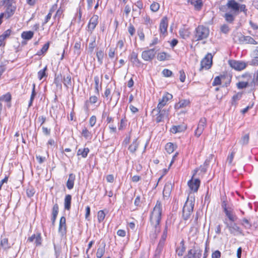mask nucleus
Instances as JSON below:
<instances>
[{
    "mask_svg": "<svg viewBox=\"0 0 258 258\" xmlns=\"http://www.w3.org/2000/svg\"><path fill=\"white\" fill-rule=\"evenodd\" d=\"M162 213V204L161 201L158 200L150 216V221L151 225L155 228V232L160 231L159 225L161 220Z\"/></svg>",
    "mask_w": 258,
    "mask_h": 258,
    "instance_id": "nucleus-1",
    "label": "nucleus"
},
{
    "mask_svg": "<svg viewBox=\"0 0 258 258\" xmlns=\"http://www.w3.org/2000/svg\"><path fill=\"white\" fill-rule=\"evenodd\" d=\"M209 29L203 25H199L195 30V38L196 41L205 39L209 35Z\"/></svg>",
    "mask_w": 258,
    "mask_h": 258,
    "instance_id": "nucleus-2",
    "label": "nucleus"
},
{
    "mask_svg": "<svg viewBox=\"0 0 258 258\" xmlns=\"http://www.w3.org/2000/svg\"><path fill=\"white\" fill-rule=\"evenodd\" d=\"M194 202L187 198L182 209V218L184 220H187L193 211Z\"/></svg>",
    "mask_w": 258,
    "mask_h": 258,
    "instance_id": "nucleus-3",
    "label": "nucleus"
},
{
    "mask_svg": "<svg viewBox=\"0 0 258 258\" xmlns=\"http://www.w3.org/2000/svg\"><path fill=\"white\" fill-rule=\"evenodd\" d=\"M152 113L153 114L155 113V115H156V121L159 123L162 121L165 117L168 116V111L162 108L158 109V107H157L153 109Z\"/></svg>",
    "mask_w": 258,
    "mask_h": 258,
    "instance_id": "nucleus-4",
    "label": "nucleus"
},
{
    "mask_svg": "<svg viewBox=\"0 0 258 258\" xmlns=\"http://www.w3.org/2000/svg\"><path fill=\"white\" fill-rule=\"evenodd\" d=\"M235 37L237 38V40L240 44H257V42L251 37L249 36H244L240 33H237Z\"/></svg>",
    "mask_w": 258,
    "mask_h": 258,
    "instance_id": "nucleus-5",
    "label": "nucleus"
},
{
    "mask_svg": "<svg viewBox=\"0 0 258 258\" xmlns=\"http://www.w3.org/2000/svg\"><path fill=\"white\" fill-rule=\"evenodd\" d=\"M213 56L211 53H208L201 61V68L200 71L203 69H209L212 64Z\"/></svg>",
    "mask_w": 258,
    "mask_h": 258,
    "instance_id": "nucleus-6",
    "label": "nucleus"
},
{
    "mask_svg": "<svg viewBox=\"0 0 258 258\" xmlns=\"http://www.w3.org/2000/svg\"><path fill=\"white\" fill-rule=\"evenodd\" d=\"M229 64L232 68L237 71H241L247 66V64L245 62L235 60H229Z\"/></svg>",
    "mask_w": 258,
    "mask_h": 258,
    "instance_id": "nucleus-7",
    "label": "nucleus"
},
{
    "mask_svg": "<svg viewBox=\"0 0 258 258\" xmlns=\"http://www.w3.org/2000/svg\"><path fill=\"white\" fill-rule=\"evenodd\" d=\"M207 125V119L205 117H202L200 119L197 129L195 132V135L198 138L203 133Z\"/></svg>",
    "mask_w": 258,
    "mask_h": 258,
    "instance_id": "nucleus-8",
    "label": "nucleus"
},
{
    "mask_svg": "<svg viewBox=\"0 0 258 258\" xmlns=\"http://www.w3.org/2000/svg\"><path fill=\"white\" fill-rule=\"evenodd\" d=\"M156 53L154 48L144 50L142 53V57L145 61H151L155 56Z\"/></svg>",
    "mask_w": 258,
    "mask_h": 258,
    "instance_id": "nucleus-9",
    "label": "nucleus"
},
{
    "mask_svg": "<svg viewBox=\"0 0 258 258\" xmlns=\"http://www.w3.org/2000/svg\"><path fill=\"white\" fill-rule=\"evenodd\" d=\"M225 224L231 234L234 235H243L242 230L236 223L229 224L226 222Z\"/></svg>",
    "mask_w": 258,
    "mask_h": 258,
    "instance_id": "nucleus-10",
    "label": "nucleus"
},
{
    "mask_svg": "<svg viewBox=\"0 0 258 258\" xmlns=\"http://www.w3.org/2000/svg\"><path fill=\"white\" fill-rule=\"evenodd\" d=\"M98 16L96 15H94L90 19L89 23L88 24V31L92 34L93 30L98 23Z\"/></svg>",
    "mask_w": 258,
    "mask_h": 258,
    "instance_id": "nucleus-11",
    "label": "nucleus"
},
{
    "mask_svg": "<svg viewBox=\"0 0 258 258\" xmlns=\"http://www.w3.org/2000/svg\"><path fill=\"white\" fill-rule=\"evenodd\" d=\"M202 252V250L201 249L192 248L188 250L183 258H201Z\"/></svg>",
    "mask_w": 258,
    "mask_h": 258,
    "instance_id": "nucleus-12",
    "label": "nucleus"
},
{
    "mask_svg": "<svg viewBox=\"0 0 258 258\" xmlns=\"http://www.w3.org/2000/svg\"><path fill=\"white\" fill-rule=\"evenodd\" d=\"M172 95L167 93L165 95H164L162 99L159 100V103L157 105L158 109L160 108H163L164 106H165L167 102L171 100L172 98Z\"/></svg>",
    "mask_w": 258,
    "mask_h": 258,
    "instance_id": "nucleus-13",
    "label": "nucleus"
},
{
    "mask_svg": "<svg viewBox=\"0 0 258 258\" xmlns=\"http://www.w3.org/2000/svg\"><path fill=\"white\" fill-rule=\"evenodd\" d=\"M227 6L228 9H231L234 14L235 15L238 14L239 4L235 0H228L227 3Z\"/></svg>",
    "mask_w": 258,
    "mask_h": 258,
    "instance_id": "nucleus-14",
    "label": "nucleus"
},
{
    "mask_svg": "<svg viewBox=\"0 0 258 258\" xmlns=\"http://www.w3.org/2000/svg\"><path fill=\"white\" fill-rule=\"evenodd\" d=\"M58 231L61 233L62 236H63L66 234V219L64 216H62L60 218L59 224Z\"/></svg>",
    "mask_w": 258,
    "mask_h": 258,
    "instance_id": "nucleus-15",
    "label": "nucleus"
},
{
    "mask_svg": "<svg viewBox=\"0 0 258 258\" xmlns=\"http://www.w3.org/2000/svg\"><path fill=\"white\" fill-rule=\"evenodd\" d=\"M130 59L133 66L140 67L142 64L141 61L139 59L138 53L135 51H133L130 56Z\"/></svg>",
    "mask_w": 258,
    "mask_h": 258,
    "instance_id": "nucleus-16",
    "label": "nucleus"
},
{
    "mask_svg": "<svg viewBox=\"0 0 258 258\" xmlns=\"http://www.w3.org/2000/svg\"><path fill=\"white\" fill-rule=\"evenodd\" d=\"M168 27V19L167 17H163L160 23V33L163 35L167 34V29Z\"/></svg>",
    "mask_w": 258,
    "mask_h": 258,
    "instance_id": "nucleus-17",
    "label": "nucleus"
},
{
    "mask_svg": "<svg viewBox=\"0 0 258 258\" xmlns=\"http://www.w3.org/2000/svg\"><path fill=\"white\" fill-rule=\"evenodd\" d=\"M172 189V184L171 182H167L166 183L163 191V196L164 198H168L171 192Z\"/></svg>",
    "mask_w": 258,
    "mask_h": 258,
    "instance_id": "nucleus-18",
    "label": "nucleus"
},
{
    "mask_svg": "<svg viewBox=\"0 0 258 258\" xmlns=\"http://www.w3.org/2000/svg\"><path fill=\"white\" fill-rule=\"evenodd\" d=\"M188 185L191 190L194 192H196L198 191L200 186V180L199 179H196L194 181L190 180L188 182Z\"/></svg>",
    "mask_w": 258,
    "mask_h": 258,
    "instance_id": "nucleus-19",
    "label": "nucleus"
},
{
    "mask_svg": "<svg viewBox=\"0 0 258 258\" xmlns=\"http://www.w3.org/2000/svg\"><path fill=\"white\" fill-rule=\"evenodd\" d=\"M7 8L6 11L4 13L5 18L6 19H9L11 17H12L16 10V7L14 6H12V5H7Z\"/></svg>",
    "mask_w": 258,
    "mask_h": 258,
    "instance_id": "nucleus-20",
    "label": "nucleus"
},
{
    "mask_svg": "<svg viewBox=\"0 0 258 258\" xmlns=\"http://www.w3.org/2000/svg\"><path fill=\"white\" fill-rule=\"evenodd\" d=\"M188 3L192 5L197 11L201 10L203 5L202 0H188Z\"/></svg>",
    "mask_w": 258,
    "mask_h": 258,
    "instance_id": "nucleus-21",
    "label": "nucleus"
},
{
    "mask_svg": "<svg viewBox=\"0 0 258 258\" xmlns=\"http://www.w3.org/2000/svg\"><path fill=\"white\" fill-rule=\"evenodd\" d=\"M75 180V175L73 173L70 174L67 182V187L69 189H72L74 187Z\"/></svg>",
    "mask_w": 258,
    "mask_h": 258,
    "instance_id": "nucleus-22",
    "label": "nucleus"
},
{
    "mask_svg": "<svg viewBox=\"0 0 258 258\" xmlns=\"http://www.w3.org/2000/svg\"><path fill=\"white\" fill-rule=\"evenodd\" d=\"M235 14L231 13H226L223 17L225 18V21L229 23H232L235 20Z\"/></svg>",
    "mask_w": 258,
    "mask_h": 258,
    "instance_id": "nucleus-23",
    "label": "nucleus"
},
{
    "mask_svg": "<svg viewBox=\"0 0 258 258\" xmlns=\"http://www.w3.org/2000/svg\"><path fill=\"white\" fill-rule=\"evenodd\" d=\"M179 34L182 38L185 39L189 37L190 32L188 29L182 28L179 30Z\"/></svg>",
    "mask_w": 258,
    "mask_h": 258,
    "instance_id": "nucleus-24",
    "label": "nucleus"
},
{
    "mask_svg": "<svg viewBox=\"0 0 258 258\" xmlns=\"http://www.w3.org/2000/svg\"><path fill=\"white\" fill-rule=\"evenodd\" d=\"M72 196L70 195H67L64 198V209L69 211L71 209Z\"/></svg>",
    "mask_w": 258,
    "mask_h": 258,
    "instance_id": "nucleus-25",
    "label": "nucleus"
},
{
    "mask_svg": "<svg viewBox=\"0 0 258 258\" xmlns=\"http://www.w3.org/2000/svg\"><path fill=\"white\" fill-rule=\"evenodd\" d=\"M139 145V142L138 141V139H136L134 140L131 145L128 147V150L132 153H134L137 151Z\"/></svg>",
    "mask_w": 258,
    "mask_h": 258,
    "instance_id": "nucleus-26",
    "label": "nucleus"
},
{
    "mask_svg": "<svg viewBox=\"0 0 258 258\" xmlns=\"http://www.w3.org/2000/svg\"><path fill=\"white\" fill-rule=\"evenodd\" d=\"M189 103L190 102L188 100H182L178 103L175 104L174 107L175 109H179L180 108L188 106Z\"/></svg>",
    "mask_w": 258,
    "mask_h": 258,
    "instance_id": "nucleus-27",
    "label": "nucleus"
},
{
    "mask_svg": "<svg viewBox=\"0 0 258 258\" xmlns=\"http://www.w3.org/2000/svg\"><path fill=\"white\" fill-rule=\"evenodd\" d=\"M12 100V96L10 93L8 92L7 94L3 95V96L0 97V101H5L8 104V106L9 107H11V103L10 102Z\"/></svg>",
    "mask_w": 258,
    "mask_h": 258,
    "instance_id": "nucleus-28",
    "label": "nucleus"
},
{
    "mask_svg": "<svg viewBox=\"0 0 258 258\" xmlns=\"http://www.w3.org/2000/svg\"><path fill=\"white\" fill-rule=\"evenodd\" d=\"M181 247H177L176 249V253L179 256H181L183 255L185 251V246L184 245V241L182 240L180 242Z\"/></svg>",
    "mask_w": 258,
    "mask_h": 258,
    "instance_id": "nucleus-29",
    "label": "nucleus"
},
{
    "mask_svg": "<svg viewBox=\"0 0 258 258\" xmlns=\"http://www.w3.org/2000/svg\"><path fill=\"white\" fill-rule=\"evenodd\" d=\"M170 57V55L165 52H160L157 54V58L159 61H165L168 60Z\"/></svg>",
    "mask_w": 258,
    "mask_h": 258,
    "instance_id": "nucleus-30",
    "label": "nucleus"
},
{
    "mask_svg": "<svg viewBox=\"0 0 258 258\" xmlns=\"http://www.w3.org/2000/svg\"><path fill=\"white\" fill-rule=\"evenodd\" d=\"M34 32L31 31H24L21 34V37L25 40H30L33 37Z\"/></svg>",
    "mask_w": 258,
    "mask_h": 258,
    "instance_id": "nucleus-31",
    "label": "nucleus"
},
{
    "mask_svg": "<svg viewBox=\"0 0 258 258\" xmlns=\"http://www.w3.org/2000/svg\"><path fill=\"white\" fill-rule=\"evenodd\" d=\"M164 246V244L162 243V242H159L155 252V256L156 257L159 258L163 250Z\"/></svg>",
    "mask_w": 258,
    "mask_h": 258,
    "instance_id": "nucleus-32",
    "label": "nucleus"
},
{
    "mask_svg": "<svg viewBox=\"0 0 258 258\" xmlns=\"http://www.w3.org/2000/svg\"><path fill=\"white\" fill-rule=\"evenodd\" d=\"M89 151L90 150L88 148L79 149L77 152V155H81L82 157L86 158L87 156Z\"/></svg>",
    "mask_w": 258,
    "mask_h": 258,
    "instance_id": "nucleus-33",
    "label": "nucleus"
},
{
    "mask_svg": "<svg viewBox=\"0 0 258 258\" xmlns=\"http://www.w3.org/2000/svg\"><path fill=\"white\" fill-rule=\"evenodd\" d=\"M1 245L5 250H8L11 247V245L8 241V239L7 238H4L1 239Z\"/></svg>",
    "mask_w": 258,
    "mask_h": 258,
    "instance_id": "nucleus-34",
    "label": "nucleus"
},
{
    "mask_svg": "<svg viewBox=\"0 0 258 258\" xmlns=\"http://www.w3.org/2000/svg\"><path fill=\"white\" fill-rule=\"evenodd\" d=\"M249 137L248 134H245L242 136L239 143L242 146L247 145L249 142Z\"/></svg>",
    "mask_w": 258,
    "mask_h": 258,
    "instance_id": "nucleus-35",
    "label": "nucleus"
},
{
    "mask_svg": "<svg viewBox=\"0 0 258 258\" xmlns=\"http://www.w3.org/2000/svg\"><path fill=\"white\" fill-rule=\"evenodd\" d=\"M224 212H225L226 216L231 221L234 222L236 220V216L235 215H233L231 211L227 209Z\"/></svg>",
    "mask_w": 258,
    "mask_h": 258,
    "instance_id": "nucleus-36",
    "label": "nucleus"
},
{
    "mask_svg": "<svg viewBox=\"0 0 258 258\" xmlns=\"http://www.w3.org/2000/svg\"><path fill=\"white\" fill-rule=\"evenodd\" d=\"M105 245L104 244L103 246L100 247L97 249L96 252V256L97 258H101L105 253Z\"/></svg>",
    "mask_w": 258,
    "mask_h": 258,
    "instance_id": "nucleus-37",
    "label": "nucleus"
},
{
    "mask_svg": "<svg viewBox=\"0 0 258 258\" xmlns=\"http://www.w3.org/2000/svg\"><path fill=\"white\" fill-rule=\"evenodd\" d=\"M82 135L86 139H91L92 138V134L86 127H84L82 130Z\"/></svg>",
    "mask_w": 258,
    "mask_h": 258,
    "instance_id": "nucleus-38",
    "label": "nucleus"
},
{
    "mask_svg": "<svg viewBox=\"0 0 258 258\" xmlns=\"http://www.w3.org/2000/svg\"><path fill=\"white\" fill-rule=\"evenodd\" d=\"M174 145L173 143H168L165 145V150L169 154L172 153L174 151Z\"/></svg>",
    "mask_w": 258,
    "mask_h": 258,
    "instance_id": "nucleus-39",
    "label": "nucleus"
},
{
    "mask_svg": "<svg viewBox=\"0 0 258 258\" xmlns=\"http://www.w3.org/2000/svg\"><path fill=\"white\" fill-rule=\"evenodd\" d=\"M241 224L246 229H250L251 227V224L249 220L246 218H243L241 220Z\"/></svg>",
    "mask_w": 258,
    "mask_h": 258,
    "instance_id": "nucleus-40",
    "label": "nucleus"
},
{
    "mask_svg": "<svg viewBox=\"0 0 258 258\" xmlns=\"http://www.w3.org/2000/svg\"><path fill=\"white\" fill-rule=\"evenodd\" d=\"M97 60L100 64H102L104 57V52L103 50H100L96 52Z\"/></svg>",
    "mask_w": 258,
    "mask_h": 258,
    "instance_id": "nucleus-41",
    "label": "nucleus"
},
{
    "mask_svg": "<svg viewBox=\"0 0 258 258\" xmlns=\"http://www.w3.org/2000/svg\"><path fill=\"white\" fill-rule=\"evenodd\" d=\"M98 101V97L96 96H90L89 98V100H87L85 102V105L86 106L87 108H88V103H90L91 104H94L96 103Z\"/></svg>",
    "mask_w": 258,
    "mask_h": 258,
    "instance_id": "nucleus-42",
    "label": "nucleus"
},
{
    "mask_svg": "<svg viewBox=\"0 0 258 258\" xmlns=\"http://www.w3.org/2000/svg\"><path fill=\"white\" fill-rule=\"evenodd\" d=\"M46 70L47 67L46 66L43 69L40 70L38 72V78L40 80H42L44 77L47 76L46 74Z\"/></svg>",
    "mask_w": 258,
    "mask_h": 258,
    "instance_id": "nucleus-43",
    "label": "nucleus"
},
{
    "mask_svg": "<svg viewBox=\"0 0 258 258\" xmlns=\"http://www.w3.org/2000/svg\"><path fill=\"white\" fill-rule=\"evenodd\" d=\"M49 42H48L47 43H46V44H45L43 45V46L42 47L41 49L37 52V54L38 55H40L42 54L45 53L47 51V50L49 48Z\"/></svg>",
    "mask_w": 258,
    "mask_h": 258,
    "instance_id": "nucleus-44",
    "label": "nucleus"
},
{
    "mask_svg": "<svg viewBox=\"0 0 258 258\" xmlns=\"http://www.w3.org/2000/svg\"><path fill=\"white\" fill-rule=\"evenodd\" d=\"M94 82H95V93L99 95V78L98 76H95L94 77Z\"/></svg>",
    "mask_w": 258,
    "mask_h": 258,
    "instance_id": "nucleus-45",
    "label": "nucleus"
},
{
    "mask_svg": "<svg viewBox=\"0 0 258 258\" xmlns=\"http://www.w3.org/2000/svg\"><path fill=\"white\" fill-rule=\"evenodd\" d=\"M63 83L65 86L67 88L69 87V85L71 84V77L70 75H67L66 77H64Z\"/></svg>",
    "mask_w": 258,
    "mask_h": 258,
    "instance_id": "nucleus-46",
    "label": "nucleus"
},
{
    "mask_svg": "<svg viewBox=\"0 0 258 258\" xmlns=\"http://www.w3.org/2000/svg\"><path fill=\"white\" fill-rule=\"evenodd\" d=\"M241 97V94L237 93L234 95L232 98L231 104L232 105H236V101L239 100Z\"/></svg>",
    "mask_w": 258,
    "mask_h": 258,
    "instance_id": "nucleus-47",
    "label": "nucleus"
},
{
    "mask_svg": "<svg viewBox=\"0 0 258 258\" xmlns=\"http://www.w3.org/2000/svg\"><path fill=\"white\" fill-rule=\"evenodd\" d=\"M250 83H248V82H238L237 84V87L238 89H243V88H245L246 87H247V86H250ZM251 87H252L251 86Z\"/></svg>",
    "mask_w": 258,
    "mask_h": 258,
    "instance_id": "nucleus-48",
    "label": "nucleus"
},
{
    "mask_svg": "<svg viewBox=\"0 0 258 258\" xmlns=\"http://www.w3.org/2000/svg\"><path fill=\"white\" fill-rule=\"evenodd\" d=\"M105 217V214L103 210H100L98 212L97 218L99 223L102 222Z\"/></svg>",
    "mask_w": 258,
    "mask_h": 258,
    "instance_id": "nucleus-49",
    "label": "nucleus"
},
{
    "mask_svg": "<svg viewBox=\"0 0 258 258\" xmlns=\"http://www.w3.org/2000/svg\"><path fill=\"white\" fill-rule=\"evenodd\" d=\"M81 40H79L78 41H77L74 45V49L75 51H77V53L78 54H79L80 53V49L81 48Z\"/></svg>",
    "mask_w": 258,
    "mask_h": 258,
    "instance_id": "nucleus-50",
    "label": "nucleus"
},
{
    "mask_svg": "<svg viewBox=\"0 0 258 258\" xmlns=\"http://www.w3.org/2000/svg\"><path fill=\"white\" fill-rule=\"evenodd\" d=\"M160 8V5L158 3L154 2L150 6V9L153 12H157Z\"/></svg>",
    "mask_w": 258,
    "mask_h": 258,
    "instance_id": "nucleus-51",
    "label": "nucleus"
},
{
    "mask_svg": "<svg viewBox=\"0 0 258 258\" xmlns=\"http://www.w3.org/2000/svg\"><path fill=\"white\" fill-rule=\"evenodd\" d=\"M143 19L144 24L146 25L148 27L150 26L153 23L152 20H151L148 16L146 15L144 17Z\"/></svg>",
    "mask_w": 258,
    "mask_h": 258,
    "instance_id": "nucleus-52",
    "label": "nucleus"
},
{
    "mask_svg": "<svg viewBox=\"0 0 258 258\" xmlns=\"http://www.w3.org/2000/svg\"><path fill=\"white\" fill-rule=\"evenodd\" d=\"M96 39L95 38L89 44V50L90 52H92L94 50V48L96 47Z\"/></svg>",
    "mask_w": 258,
    "mask_h": 258,
    "instance_id": "nucleus-53",
    "label": "nucleus"
},
{
    "mask_svg": "<svg viewBox=\"0 0 258 258\" xmlns=\"http://www.w3.org/2000/svg\"><path fill=\"white\" fill-rule=\"evenodd\" d=\"M220 30L224 34H227L230 30L228 26L226 24L222 25L221 26Z\"/></svg>",
    "mask_w": 258,
    "mask_h": 258,
    "instance_id": "nucleus-54",
    "label": "nucleus"
},
{
    "mask_svg": "<svg viewBox=\"0 0 258 258\" xmlns=\"http://www.w3.org/2000/svg\"><path fill=\"white\" fill-rule=\"evenodd\" d=\"M58 213V206L57 204H55L53 205L52 208V216H57Z\"/></svg>",
    "mask_w": 258,
    "mask_h": 258,
    "instance_id": "nucleus-55",
    "label": "nucleus"
},
{
    "mask_svg": "<svg viewBox=\"0 0 258 258\" xmlns=\"http://www.w3.org/2000/svg\"><path fill=\"white\" fill-rule=\"evenodd\" d=\"M35 242L36 245H40L41 244V237L40 233L36 235L35 238Z\"/></svg>",
    "mask_w": 258,
    "mask_h": 258,
    "instance_id": "nucleus-56",
    "label": "nucleus"
},
{
    "mask_svg": "<svg viewBox=\"0 0 258 258\" xmlns=\"http://www.w3.org/2000/svg\"><path fill=\"white\" fill-rule=\"evenodd\" d=\"M162 74L164 76L169 77L172 76V72L168 69H165L163 70Z\"/></svg>",
    "mask_w": 258,
    "mask_h": 258,
    "instance_id": "nucleus-57",
    "label": "nucleus"
},
{
    "mask_svg": "<svg viewBox=\"0 0 258 258\" xmlns=\"http://www.w3.org/2000/svg\"><path fill=\"white\" fill-rule=\"evenodd\" d=\"M96 117L95 115H92L89 119V124L91 127H93L96 123Z\"/></svg>",
    "mask_w": 258,
    "mask_h": 258,
    "instance_id": "nucleus-58",
    "label": "nucleus"
},
{
    "mask_svg": "<svg viewBox=\"0 0 258 258\" xmlns=\"http://www.w3.org/2000/svg\"><path fill=\"white\" fill-rule=\"evenodd\" d=\"M26 194L28 197H33L35 194V190L33 188H28L26 190Z\"/></svg>",
    "mask_w": 258,
    "mask_h": 258,
    "instance_id": "nucleus-59",
    "label": "nucleus"
},
{
    "mask_svg": "<svg viewBox=\"0 0 258 258\" xmlns=\"http://www.w3.org/2000/svg\"><path fill=\"white\" fill-rule=\"evenodd\" d=\"M213 86H217L221 84V79L219 76H217L215 78L214 81L212 83Z\"/></svg>",
    "mask_w": 258,
    "mask_h": 258,
    "instance_id": "nucleus-60",
    "label": "nucleus"
},
{
    "mask_svg": "<svg viewBox=\"0 0 258 258\" xmlns=\"http://www.w3.org/2000/svg\"><path fill=\"white\" fill-rule=\"evenodd\" d=\"M247 11V9L246 8V6L244 4L240 5L238 6V13L241 12H243L246 13Z\"/></svg>",
    "mask_w": 258,
    "mask_h": 258,
    "instance_id": "nucleus-61",
    "label": "nucleus"
},
{
    "mask_svg": "<svg viewBox=\"0 0 258 258\" xmlns=\"http://www.w3.org/2000/svg\"><path fill=\"white\" fill-rule=\"evenodd\" d=\"M106 116H107L106 121L107 123H110L113 121V118L107 115V113L106 112H103L102 114V117H105Z\"/></svg>",
    "mask_w": 258,
    "mask_h": 258,
    "instance_id": "nucleus-62",
    "label": "nucleus"
},
{
    "mask_svg": "<svg viewBox=\"0 0 258 258\" xmlns=\"http://www.w3.org/2000/svg\"><path fill=\"white\" fill-rule=\"evenodd\" d=\"M221 255V252L219 250H217L212 253V258H220Z\"/></svg>",
    "mask_w": 258,
    "mask_h": 258,
    "instance_id": "nucleus-63",
    "label": "nucleus"
},
{
    "mask_svg": "<svg viewBox=\"0 0 258 258\" xmlns=\"http://www.w3.org/2000/svg\"><path fill=\"white\" fill-rule=\"evenodd\" d=\"M135 31H136V30H135L134 26L133 25L130 24L128 28V31L129 32V33L132 36H133L135 34Z\"/></svg>",
    "mask_w": 258,
    "mask_h": 258,
    "instance_id": "nucleus-64",
    "label": "nucleus"
}]
</instances>
